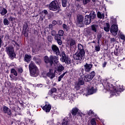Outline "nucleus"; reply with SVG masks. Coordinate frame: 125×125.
<instances>
[{
	"instance_id": "f257e3e1",
	"label": "nucleus",
	"mask_w": 125,
	"mask_h": 125,
	"mask_svg": "<svg viewBox=\"0 0 125 125\" xmlns=\"http://www.w3.org/2000/svg\"><path fill=\"white\" fill-rule=\"evenodd\" d=\"M58 60H59V58L56 56H50L49 58H48V57L47 56H45L44 57V62L45 63H49L51 66H52V64L54 63L53 61H54L55 62L54 63V66H56L59 62Z\"/></svg>"
},
{
	"instance_id": "f03ea898",
	"label": "nucleus",
	"mask_w": 125,
	"mask_h": 125,
	"mask_svg": "<svg viewBox=\"0 0 125 125\" xmlns=\"http://www.w3.org/2000/svg\"><path fill=\"white\" fill-rule=\"evenodd\" d=\"M29 69L32 77H37L39 75V70L34 62H31L29 65Z\"/></svg>"
},
{
	"instance_id": "7ed1b4c3",
	"label": "nucleus",
	"mask_w": 125,
	"mask_h": 125,
	"mask_svg": "<svg viewBox=\"0 0 125 125\" xmlns=\"http://www.w3.org/2000/svg\"><path fill=\"white\" fill-rule=\"evenodd\" d=\"M118 24H117V21L116 20H113V22H112V25L110 27V33L113 36H117L118 34Z\"/></svg>"
},
{
	"instance_id": "20e7f679",
	"label": "nucleus",
	"mask_w": 125,
	"mask_h": 125,
	"mask_svg": "<svg viewBox=\"0 0 125 125\" xmlns=\"http://www.w3.org/2000/svg\"><path fill=\"white\" fill-rule=\"evenodd\" d=\"M105 89L107 90H110V91H113V93H114V94H113V95H116V96H118V95H119V93L122 91L121 90H117L116 88H113V85L110 83H107L106 84Z\"/></svg>"
},
{
	"instance_id": "39448f33",
	"label": "nucleus",
	"mask_w": 125,
	"mask_h": 125,
	"mask_svg": "<svg viewBox=\"0 0 125 125\" xmlns=\"http://www.w3.org/2000/svg\"><path fill=\"white\" fill-rule=\"evenodd\" d=\"M6 52H7L8 55L11 58L13 59L16 55L14 52V49H13V47L10 46L6 47Z\"/></svg>"
},
{
	"instance_id": "423d86ee",
	"label": "nucleus",
	"mask_w": 125,
	"mask_h": 125,
	"mask_svg": "<svg viewBox=\"0 0 125 125\" xmlns=\"http://www.w3.org/2000/svg\"><path fill=\"white\" fill-rule=\"evenodd\" d=\"M84 51H78L74 55V59L81 61L84 57Z\"/></svg>"
},
{
	"instance_id": "0eeeda50",
	"label": "nucleus",
	"mask_w": 125,
	"mask_h": 125,
	"mask_svg": "<svg viewBox=\"0 0 125 125\" xmlns=\"http://www.w3.org/2000/svg\"><path fill=\"white\" fill-rule=\"evenodd\" d=\"M49 8L50 10H53V11H56L58 8H59V5L58 2L56 1H52L49 6Z\"/></svg>"
},
{
	"instance_id": "6e6552de",
	"label": "nucleus",
	"mask_w": 125,
	"mask_h": 125,
	"mask_svg": "<svg viewBox=\"0 0 125 125\" xmlns=\"http://www.w3.org/2000/svg\"><path fill=\"white\" fill-rule=\"evenodd\" d=\"M62 57L60 59L62 62H65L66 64H71V59L66 57L64 52L62 53Z\"/></svg>"
},
{
	"instance_id": "1a4fd4ad",
	"label": "nucleus",
	"mask_w": 125,
	"mask_h": 125,
	"mask_svg": "<svg viewBox=\"0 0 125 125\" xmlns=\"http://www.w3.org/2000/svg\"><path fill=\"white\" fill-rule=\"evenodd\" d=\"M51 35L52 36H54V39L56 41H57L58 44H59V45H61V44H62V41H61V37H60V36H59V35H58V34H56V31L53 30L51 32Z\"/></svg>"
},
{
	"instance_id": "9d476101",
	"label": "nucleus",
	"mask_w": 125,
	"mask_h": 125,
	"mask_svg": "<svg viewBox=\"0 0 125 125\" xmlns=\"http://www.w3.org/2000/svg\"><path fill=\"white\" fill-rule=\"evenodd\" d=\"M77 25L79 27H83V16L79 15L77 16Z\"/></svg>"
},
{
	"instance_id": "9b49d317",
	"label": "nucleus",
	"mask_w": 125,
	"mask_h": 125,
	"mask_svg": "<svg viewBox=\"0 0 125 125\" xmlns=\"http://www.w3.org/2000/svg\"><path fill=\"white\" fill-rule=\"evenodd\" d=\"M52 50L53 51L54 53L56 55H59L60 54V51L59 50V48L57 47L56 45H53L51 47Z\"/></svg>"
},
{
	"instance_id": "f8f14e48",
	"label": "nucleus",
	"mask_w": 125,
	"mask_h": 125,
	"mask_svg": "<svg viewBox=\"0 0 125 125\" xmlns=\"http://www.w3.org/2000/svg\"><path fill=\"white\" fill-rule=\"evenodd\" d=\"M62 71H64V66L61 64H58L56 67H55V72H59L61 73Z\"/></svg>"
},
{
	"instance_id": "ddd939ff",
	"label": "nucleus",
	"mask_w": 125,
	"mask_h": 125,
	"mask_svg": "<svg viewBox=\"0 0 125 125\" xmlns=\"http://www.w3.org/2000/svg\"><path fill=\"white\" fill-rule=\"evenodd\" d=\"M55 70L50 69L49 72L47 73V77L50 78V79H53L55 77Z\"/></svg>"
},
{
	"instance_id": "4468645a",
	"label": "nucleus",
	"mask_w": 125,
	"mask_h": 125,
	"mask_svg": "<svg viewBox=\"0 0 125 125\" xmlns=\"http://www.w3.org/2000/svg\"><path fill=\"white\" fill-rule=\"evenodd\" d=\"M91 19L88 15H86L84 19V23L86 25H89L91 23Z\"/></svg>"
},
{
	"instance_id": "2eb2a0df",
	"label": "nucleus",
	"mask_w": 125,
	"mask_h": 125,
	"mask_svg": "<svg viewBox=\"0 0 125 125\" xmlns=\"http://www.w3.org/2000/svg\"><path fill=\"white\" fill-rule=\"evenodd\" d=\"M84 68L85 72H89L91 70V68H92V64L86 63L84 65Z\"/></svg>"
},
{
	"instance_id": "dca6fc26",
	"label": "nucleus",
	"mask_w": 125,
	"mask_h": 125,
	"mask_svg": "<svg viewBox=\"0 0 125 125\" xmlns=\"http://www.w3.org/2000/svg\"><path fill=\"white\" fill-rule=\"evenodd\" d=\"M42 109L45 112H50L51 109V105L50 104H46L42 107Z\"/></svg>"
},
{
	"instance_id": "f3484780",
	"label": "nucleus",
	"mask_w": 125,
	"mask_h": 125,
	"mask_svg": "<svg viewBox=\"0 0 125 125\" xmlns=\"http://www.w3.org/2000/svg\"><path fill=\"white\" fill-rule=\"evenodd\" d=\"M96 92V89H94L93 87H91L88 89V94H93Z\"/></svg>"
},
{
	"instance_id": "a211bd4d",
	"label": "nucleus",
	"mask_w": 125,
	"mask_h": 125,
	"mask_svg": "<svg viewBox=\"0 0 125 125\" xmlns=\"http://www.w3.org/2000/svg\"><path fill=\"white\" fill-rule=\"evenodd\" d=\"M31 57L30 55L25 54L24 56V61L25 62H30L31 61Z\"/></svg>"
},
{
	"instance_id": "6ab92c4d",
	"label": "nucleus",
	"mask_w": 125,
	"mask_h": 125,
	"mask_svg": "<svg viewBox=\"0 0 125 125\" xmlns=\"http://www.w3.org/2000/svg\"><path fill=\"white\" fill-rule=\"evenodd\" d=\"M4 113H6L8 115H10L11 114V111L10 109L6 106H4L3 108Z\"/></svg>"
},
{
	"instance_id": "aec40b11",
	"label": "nucleus",
	"mask_w": 125,
	"mask_h": 125,
	"mask_svg": "<svg viewBox=\"0 0 125 125\" xmlns=\"http://www.w3.org/2000/svg\"><path fill=\"white\" fill-rule=\"evenodd\" d=\"M92 79V78L90 76L89 74L86 75L84 78L85 82H90Z\"/></svg>"
},
{
	"instance_id": "412c9836",
	"label": "nucleus",
	"mask_w": 125,
	"mask_h": 125,
	"mask_svg": "<svg viewBox=\"0 0 125 125\" xmlns=\"http://www.w3.org/2000/svg\"><path fill=\"white\" fill-rule=\"evenodd\" d=\"M6 13H7V10H6V9L4 8L1 9L0 11V14L1 15L3 16L4 15H5Z\"/></svg>"
},
{
	"instance_id": "4be33fe9",
	"label": "nucleus",
	"mask_w": 125,
	"mask_h": 125,
	"mask_svg": "<svg viewBox=\"0 0 125 125\" xmlns=\"http://www.w3.org/2000/svg\"><path fill=\"white\" fill-rule=\"evenodd\" d=\"M78 111H79V109H78V108L77 107H75L72 109L71 111V114H72L73 116H76Z\"/></svg>"
},
{
	"instance_id": "5701e85b",
	"label": "nucleus",
	"mask_w": 125,
	"mask_h": 125,
	"mask_svg": "<svg viewBox=\"0 0 125 125\" xmlns=\"http://www.w3.org/2000/svg\"><path fill=\"white\" fill-rule=\"evenodd\" d=\"M88 16H89L90 18L91 19H94V18L96 17V15L95 14V12H94V11H91Z\"/></svg>"
},
{
	"instance_id": "b1692460",
	"label": "nucleus",
	"mask_w": 125,
	"mask_h": 125,
	"mask_svg": "<svg viewBox=\"0 0 125 125\" xmlns=\"http://www.w3.org/2000/svg\"><path fill=\"white\" fill-rule=\"evenodd\" d=\"M91 28L92 30L95 33H96L97 32V29L98 28V25H92L91 26Z\"/></svg>"
},
{
	"instance_id": "393cba45",
	"label": "nucleus",
	"mask_w": 125,
	"mask_h": 125,
	"mask_svg": "<svg viewBox=\"0 0 125 125\" xmlns=\"http://www.w3.org/2000/svg\"><path fill=\"white\" fill-rule=\"evenodd\" d=\"M104 30L105 32H109L110 31V24L109 23H106L104 27Z\"/></svg>"
},
{
	"instance_id": "a878e982",
	"label": "nucleus",
	"mask_w": 125,
	"mask_h": 125,
	"mask_svg": "<svg viewBox=\"0 0 125 125\" xmlns=\"http://www.w3.org/2000/svg\"><path fill=\"white\" fill-rule=\"evenodd\" d=\"M57 91V89H56V88L53 87L52 89H51V90L49 91V95H51L53 93H54V92H56Z\"/></svg>"
},
{
	"instance_id": "bb28decb",
	"label": "nucleus",
	"mask_w": 125,
	"mask_h": 125,
	"mask_svg": "<svg viewBox=\"0 0 125 125\" xmlns=\"http://www.w3.org/2000/svg\"><path fill=\"white\" fill-rule=\"evenodd\" d=\"M97 17L100 19H104V14L101 13L100 12H98Z\"/></svg>"
},
{
	"instance_id": "cd10ccee",
	"label": "nucleus",
	"mask_w": 125,
	"mask_h": 125,
	"mask_svg": "<svg viewBox=\"0 0 125 125\" xmlns=\"http://www.w3.org/2000/svg\"><path fill=\"white\" fill-rule=\"evenodd\" d=\"M69 44L70 46H73L76 44V41L74 40L71 39L69 41Z\"/></svg>"
},
{
	"instance_id": "c85d7f7f",
	"label": "nucleus",
	"mask_w": 125,
	"mask_h": 125,
	"mask_svg": "<svg viewBox=\"0 0 125 125\" xmlns=\"http://www.w3.org/2000/svg\"><path fill=\"white\" fill-rule=\"evenodd\" d=\"M66 73H67V71H66L65 72H64L61 75H60L59 77V78H58V82H61V80L64 77V76H65V75H66Z\"/></svg>"
},
{
	"instance_id": "c756f323",
	"label": "nucleus",
	"mask_w": 125,
	"mask_h": 125,
	"mask_svg": "<svg viewBox=\"0 0 125 125\" xmlns=\"http://www.w3.org/2000/svg\"><path fill=\"white\" fill-rule=\"evenodd\" d=\"M78 49L80 50V51H84L83 50V46L82 45V44H78Z\"/></svg>"
},
{
	"instance_id": "7c9ffc66",
	"label": "nucleus",
	"mask_w": 125,
	"mask_h": 125,
	"mask_svg": "<svg viewBox=\"0 0 125 125\" xmlns=\"http://www.w3.org/2000/svg\"><path fill=\"white\" fill-rule=\"evenodd\" d=\"M3 24L5 25V26H7L9 25V21H8V20L7 19H4L3 20Z\"/></svg>"
},
{
	"instance_id": "2f4dec72",
	"label": "nucleus",
	"mask_w": 125,
	"mask_h": 125,
	"mask_svg": "<svg viewBox=\"0 0 125 125\" xmlns=\"http://www.w3.org/2000/svg\"><path fill=\"white\" fill-rule=\"evenodd\" d=\"M58 35L59 37H60V38H61V37H62L63 35H64V31L62 30H60V31H59Z\"/></svg>"
},
{
	"instance_id": "473e14b6",
	"label": "nucleus",
	"mask_w": 125,
	"mask_h": 125,
	"mask_svg": "<svg viewBox=\"0 0 125 125\" xmlns=\"http://www.w3.org/2000/svg\"><path fill=\"white\" fill-rule=\"evenodd\" d=\"M11 73L12 74H13L14 75V76H16V77H17V76H18V74H17V72L16 71V70L14 69H11Z\"/></svg>"
},
{
	"instance_id": "72a5a7b5",
	"label": "nucleus",
	"mask_w": 125,
	"mask_h": 125,
	"mask_svg": "<svg viewBox=\"0 0 125 125\" xmlns=\"http://www.w3.org/2000/svg\"><path fill=\"white\" fill-rule=\"evenodd\" d=\"M62 125H69V122H68L67 119H65L63 120Z\"/></svg>"
},
{
	"instance_id": "f704fd0d",
	"label": "nucleus",
	"mask_w": 125,
	"mask_h": 125,
	"mask_svg": "<svg viewBox=\"0 0 125 125\" xmlns=\"http://www.w3.org/2000/svg\"><path fill=\"white\" fill-rule=\"evenodd\" d=\"M62 0V5L63 7H66L67 6V0Z\"/></svg>"
},
{
	"instance_id": "c9c22d12",
	"label": "nucleus",
	"mask_w": 125,
	"mask_h": 125,
	"mask_svg": "<svg viewBox=\"0 0 125 125\" xmlns=\"http://www.w3.org/2000/svg\"><path fill=\"white\" fill-rule=\"evenodd\" d=\"M95 75L96 73L94 71H91L90 74H89V75L92 78V79H93L94 77H95Z\"/></svg>"
},
{
	"instance_id": "e433bc0d",
	"label": "nucleus",
	"mask_w": 125,
	"mask_h": 125,
	"mask_svg": "<svg viewBox=\"0 0 125 125\" xmlns=\"http://www.w3.org/2000/svg\"><path fill=\"white\" fill-rule=\"evenodd\" d=\"M91 124L92 125H96V122L95 121V119H92L91 121Z\"/></svg>"
},
{
	"instance_id": "4c0bfd02",
	"label": "nucleus",
	"mask_w": 125,
	"mask_h": 125,
	"mask_svg": "<svg viewBox=\"0 0 125 125\" xmlns=\"http://www.w3.org/2000/svg\"><path fill=\"white\" fill-rule=\"evenodd\" d=\"M84 82L83 80H79V81L78 83V84L79 85H83V84H84Z\"/></svg>"
},
{
	"instance_id": "58836bf2",
	"label": "nucleus",
	"mask_w": 125,
	"mask_h": 125,
	"mask_svg": "<svg viewBox=\"0 0 125 125\" xmlns=\"http://www.w3.org/2000/svg\"><path fill=\"white\" fill-rule=\"evenodd\" d=\"M18 73H21L23 72V68L22 67H19L18 68Z\"/></svg>"
},
{
	"instance_id": "ea45409f",
	"label": "nucleus",
	"mask_w": 125,
	"mask_h": 125,
	"mask_svg": "<svg viewBox=\"0 0 125 125\" xmlns=\"http://www.w3.org/2000/svg\"><path fill=\"white\" fill-rule=\"evenodd\" d=\"M71 97L72 98L71 99H70V102H71V103H73V101L75 100V96L74 94H71Z\"/></svg>"
},
{
	"instance_id": "a19ab883",
	"label": "nucleus",
	"mask_w": 125,
	"mask_h": 125,
	"mask_svg": "<svg viewBox=\"0 0 125 125\" xmlns=\"http://www.w3.org/2000/svg\"><path fill=\"white\" fill-rule=\"evenodd\" d=\"M80 85L79 84H76L75 86V89H76V90H79L80 89Z\"/></svg>"
},
{
	"instance_id": "79ce46f5",
	"label": "nucleus",
	"mask_w": 125,
	"mask_h": 125,
	"mask_svg": "<svg viewBox=\"0 0 125 125\" xmlns=\"http://www.w3.org/2000/svg\"><path fill=\"white\" fill-rule=\"evenodd\" d=\"M90 1V0H83V3L84 4H86V3H88Z\"/></svg>"
},
{
	"instance_id": "37998d69",
	"label": "nucleus",
	"mask_w": 125,
	"mask_h": 125,
	"mask_svg": "<svg viewBox=\"0 0 125 125\" xmlns=\"http://www.w3.org/2000/svg\"><path fill=\"white\" fill-rule=\"evenodd\" d=\"M95 50L96 51H100V46H96L95 47Z\"/></svg>"
},
{
	"instance_id": "c03bdc74",
	"label": "nucleus",
	"mask_w": 125,
	"mask_h": 125,
	"mask_svg": "<svg viewBox=\"0 0 125 125\" xmlns=\"http://www.w3.org/2000/svg\"><path fill=\"white\" fill-rule=\"evenodd\" d=\"M62 27L63 28V29H65V30H66V31L68 30V27L66 24H63Z\"/></svg>"
},
{
	"instance_id": "a18cd8bd",
	"label": "nucleus",
	"mask_w": 125,
	"mask_h": 125,
	"mask_svg": "<svg viewBox=\"0 0 125 125\" xmlns=\"http://www.w3.org/2000/svg\"><path fill=\"white\" fill-rule=\"evenodd\" d=\"M47 39L49 42H51V41H52V37L51 36H48Z\"/></svg>"
},
{
	"instance_id": "49530a36",
	"label": "nucleus",
	"mask_w": 125,
	"mask_h": 125,
	"mask_svg": "<svg viewBox=\"0 0 125 125\" xmlns=\"http://www.w3.org/2000/svg\"><path fill=\"white\" fill-rule=\"evenodd\" d=\"M56 24H57V21H52V25H53V26H55V25H56Z\"/></svg>"
},
{
	"instance_id": "de8ad7c7",
	"label": "nucleus",
	"mask_w": 125,
	"mask_h": 125,
	"mask_svg": "<svg viewBox=\"0 0 125 125\" xmlns=\"http://www.w3.org/2000/svg\"><path fill=\"white\" fill-rule=\"evenodd\" d=\"M107 65V62H104V63L103 64V68H105L106 67V65Z\"/></svg>"
},
{
	"instance_id": "09e8293b",
	"label": "nucleus",
	"mask_w": 125,
	"mask_h": 125,
	"mask_svg": "<svg viewBox=\"0 0 125 125\" xmlns=\"http://www.w3.org/2000/svg\"><path fill=\"white\" fill-rule=\"evenodd\" d=\"M2 43V40H1V38L0 37V48L1 47V44Z\"/></svg>"
},
{
	"instance_id": "8fccbe9b",
	"label": "nucleus",
	"mask_w": 125,
	"mask_h": 125,
	"mask_svg": "<svg viewBox=\"0 0 125 125\" xmlns=\"http://www.w3.org/2000/svg\"><path fill=\"white\" fill-rule=\"evenodd\" d=\"M27 28H28V26L27 25H24L23 26V30H27Z\"/></svg>"
},
{
	"instance_id": "3c124183",
	"label": "nucleus",
	"mask_w": 125,
	"mask_h": 125,
	"mask_svg": "<svg viewBox=\"0 0 125 125\" xmlns=\"http://www.w3.org/2000/svg\"><path fill=\"white\" fill-rule=\"evenodd\" d=\"M43 12L44 13L45 15L47 14V11L44 10Z\"/></svg>"
},
{
	"instance_id": "603ef678",
	"label": "nucleus",
	"mask_w": 125,
	"mask_h": 125,
	"mask_svg": "<svg viewBox=\"0 0 125 125\" xmlns=\"http://www.w3.org/2000/svg\"><path fill=\"white\" fill-rule=\"evenodd\" d=\"M91 114H93V111H92V110H90L89 112V114L90 115Z\"/></svg>"
},
{
	"instance_id": "864d4df0",
	"label": "nucleus",
	"mask_w": 125,
	"mask_h": 125,
	"mask_svg": "<svg viewBox=\"0 0 125 125\" xmlns=\"http://www.w3.org/2000/svg\"><path fill=\"white\" fill-rule=\"evenodd\" d=\"M116 40H115V38H111V42H115Z\"/></svg>"
},
{
	"instance_id": "5fc2aeb1",
	"label": "nucleus",
	"mask_w": 125,
	"mask_h": 125,
	"mask_svg": "<svg viewBox=\"0 0 125 125\" xmlns=\"http://www.w3.org/2000/svg\"><path fill=\"white\" fill-rule=\"evenodd\" d=\"M49 27L50 28V29H51L52 28V24H50L49 25Z\"/></svg>"
},
{
	"instance_id": "6e6d98bb",
	"label": "nucleus",
	"mask_w": 125,
	"mask_h": 125,
	"mask_svg": "<svg viewBox=\"0 0 125 125\" xmlns=\"http://www.w3.org/2000/svg\"><path fill=\"white\" fill-rule=\"evenodd\" d=\"M9 20L10 21H12V20H13V18H12V17H10V19H9Z\"/></svg>"
},
{
	"instance_id": "4d7b16f0",
	"label": "nucleus",
	"mask_w": 125,
	"mask_h": 125,
	"mask_svg": "<svg viewBox=\"0 0 125 125\" xmlns=\"http://www.w3.org/2000/svg\"><path fill=\"white\" fill-rule=\"evenodd\" d=\"M38 86L42 87V84H39L38 85Z\"/></svg>"
},
{
	"instance_id": "13d9d810",
	"label": "nucleus",
	"mask_w": 125,
	"mask_h": 125,
	"mask_svg": "<svg viewBox=\"0 0 125 125\" xmlns=\"http://www.w3.org/2000/svg\"><path fill=\"white\" fill-rule=\"evenodd\" d=\"M60 25H61V24H62V21H60Z\"/></svg>"
},
{
	"instance_id": "bf43d9fd",
	"label": "nucleus",
	"mask_w": 125,
	"mask_h": 125,
	"mask_svg": "<svg viewBox=\"0 0 125 125\" xmlns=\"http://www.w3.org/2000/svg\"><path fill=\"white\" fill-rule=\"evenodd\" d=\"M92 0L93 2H95V1H96V0Z\"/></svg>"
},
{
	"instance_id": "052dcab7",
	"label": "nucleus",
	"mask_w": 125,
	"mask_h": 125,
	"mask_svg": "<svg viewBox=\"0 0 125 125\" xmlns=\"http://www.w3.org/2000/svg\"><path fill=\"white\" fill-rule=\"evenodd\" d=\"M77 1H79V0H77Z\"/></svg>"
}]
</instances>
